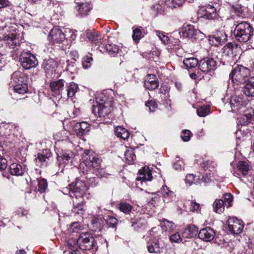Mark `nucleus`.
<instances>
[{
  "instance_id": "f257e3e1",
  "label": "nucleus",
  "mask_w": 254,
  "mask_h": 254,
  "mask_svg": "<svg viewBox=\"0 0 254 254\" xmlns=\"http://www.w3.org/2000/svg\"><path fill=\"white\" fill-rule=\"evenodd\" d=\"M85 159L80 163L79 170L83 174H88L90 171L98 177H102V170H100V160L93 156L86 155Z\"/></svg>"
},
{
  "instance_id": "f03ea898",
  "label": "nucleus",
  "mask_w": 254,
  "mask_h": 254,
  "mask_svg": "<svg viewBox=\"0 0 254 254\" xmlns=\"http://www.w3.org/2000/svg\"><path fill=\"white\" fill-rule=\"evenodd\" d=\"M27 76L20 71H16L12 73L11 83L13 87V96L17 94H24L28 91Z\"/></svg>"
},
{
  "instance_id": "7ed1b4c3",
  "label": "nucleus",
  "mask_w": 254,
  "mask_h": 254,
  "mask_svg": "<svg viewBox=\"0 0 254 254\" xmlns=\"http://www.w3.org/2000/svg\"><path fill=\"white\" fill-rule=\"evenodd\" d=\"M254 29L251 25L243 21L237 25L234 30V35L237 40L240 42H247L250 40L253 36Z\"/></svg>"
},
{
  "instance_id": "20e7f679",
  "label": "nucleus",
  "mask_w": 254,
  "mask_h": 254,
  "mask_svg": "<svg viewBox=\"0 0 254 254\" xmlns=\"http://www.w3.org/2000/svg\"><path fill=\"white\" fill-rule=\"evenodd\" d=\"M97 105L93 107V113L98 117H105L111 112L110 103L106 102V98L103 94L96 97Z\"/></svg>"
},
{
  "instance_id": "39448f33",
  "label": "nucleus",
  "mask_w": 254,
  "mask_h": 254,
  "mask_svg": "<svg viewBox=\"0 0 254 254\" xmlns=\"http://www.w3.org/2000/svg\"><path fill=\"white\" fill-rule=\"evenodd\" d=\"M70 196L72 198L83 199V197L89 194L88 188L85 182L81 180H77L75 184L69 185Z\"/></svg>"
},
{
  "instance_id": "423d86ee",
  "label": "nucleus",
  "mask_w": 254,
  "mask_h": 254,
  "mask_svg": "<svg viewBox=\"0 0 254 254\" xmlns=\"http://www.w3.org/2000/svg\"><path fill=\"white\" fill-rule=\"evenodd\" d=\"M250 74V70L243 65H237L231 72L230 77L236 84L245 82Z\"/></svg>"
},
{
  "instance_id": "0eeeda50",
  "label": "nucleus",
  "mask_w": 254,
  "mask_h": 254,
  "mask_svg": "<svg viewBox=\"0 0 254 254\" xmlns=\"http://www.w3.org/2000/svg\"><path fill=\"white\" fill-rule=\"evenodd\" d=\"M78 247L83 250H90L93 248L95 244V239L91 234L88 232L80 234L76 241Z\"/></svg>"
},
{
  "instance_id": "6e6552de",
  "label": "nucleus",
  "mask_w": 254,
  "mask_h": 254,
  "mask_svg": "<svg viewBox=\"0 0 254 254\" xmlns=\"http://www.w3.org/2000/svg\"><path fill=\"white\" fill-rule=\"evenodd\" d=\"M2 39L4 41V44L9 49H13L11 52H14L16 55H13V58L17 57L19 54L18 50L20 45L18 36L14 33H10L3 36Z\"/></svg>"
},
{
  "instance_id": "1a4fd4ad",
  "label": "nucleus",
  "mask_w": 254,
  "mask_h": 254,
  "mask_svg": "<svg viewBox=\"0 0 254 254\" xmlns=\"http://www.w3.org/2000/svg\"><path fill=\"white\" fill-rule=\"evenodd\" d=\"M19 61L22 66L25 69L35 67L38 64V61L36 57L27 52H23L21 53Z\"/></svg>"
},
{
  "instance_id": "9d476101",
  "label": "nucleus",
  "mask_w": 254,
  "mask_h": 254,
  "mask_svg": "<svg viewBox=\"0 0 254 254\" xmlns=\"http://www.w3.org/2000/svg\"><path fill=\"white\" fill-rule=\"evenodd\" d=\"M216 66V62L212 58H205L199 63L198 68L205 74L212 75Z\"/></svg>"
},
{
  "instance_id": "9b49d317",
  "label": "nucleus",
  "mask_w": 254,
  "mask_h": 254,
  "mask_svg": "<svg viewBox=\"0 0 254 254\" xmlns=\"http://www.w3.org/2000/svg\"><path fill=\"white\" fill-rule=\"evenodd\" d=\"M222 56L228 62L230 61L231 59L235 58L241 51V48L234 43H228L222 48Z\"/></svg>"
},
{
  "instance_id": "f8f14e48",
  "label": "nucleus",
  "mask_w": 254,
  "mask_h": 254,
  "mask_svg": "<svg viewBox=\"0 0 254 254\" xmlns=\"http://www.w3.org/2000/svg\"><path fill=\"white\" fill-rule=\"evenodd\" d=\"M250 166L247 162L244 161H239L237 165V167L234 171V174L240 176L242 175L244 177L247 178L249 181H252L253 177L251 176Z\"/></svg>"
},
{
  "instance_id": "ddd939ff",
  "label": "nucleus",
  "mask_w": 254,
  "mask_h": 254,
  "mask_svg": "<svg viewBox=\"0 0 254 254\" xmlns=\"http://www.w3.org/2000/svg\"><path fill=\"white\" fill-rule=\"evenodd\" d=\"M248 101L245 100L242 95L233 96L230 100V105L232 109V112L240 113L241 109L248 104Z\"/></svg>"
},
{
  "instance_id": "4468645a",
  "label": "nucleus",
  "mask_w": 254,
  "mask_h": 254,
  "mask_svg": "<svg viewBox=\"0 0 254 254\" xmlns=\"http://www.w3.org/2000/svg\"><path fill=\"white\" fill-rule=\"evenodd\" d=\"M229 231L233 234H239L244 228V223L236 217L231 218L228 220Z\"/></svg>"
},
{
  "instance_id": "2eb2a0df",
  "label": "nucleus",
  "mask_w": 254,
  "mask_h": 254,
  "mask_svg": "<svg viewBox=\"0 0 254 254\" xmlns=\"http://www.w3.org/2000/svg\"><path fill=\"white\" fill-rule=\"evenodd\" d=\"M203 12V17L209 20H214L219 16L218 10L213 5L208 4L201 8Z\"/></svg>"
},
{
  "instance_id": "dca6fc26",
  "label": "nucleus",
  "mask_w": 254,
  "mask_h": 254,
  "mask_svg": "<svg viewBox=\"0 0 254 254\" xmlns=\"http://www.w3.org/2000/svg\"><path fill=\"white\" fill-rule=\"evenodd\" d=\"M64 83L65 81L62 79L50 83V88L55 96H61L62 97L65 94Z\"/></svg>"
},
{
  "instance_id": "f3484780",
  "label": "nucleus",
  "mask_w": 254,
  "mask_h": 254,
  "mask_svg": "<svg viewBox=\"0 0 254 254\" xmlns=\"http://www.w3.org/2000/svg\"><path fill=\"white\" fill-rule=\"evenodd\" d=\"M48 39L53 43H61L64 41L65 35L60 28L55 27L50 31Z\"/></svg>"
},
{
  "instance_id": "a211bd4d",
  "label": "nucleus",
  "mask_w": 254,
  "mask_h": 254,
  "mask_svg": "<svg viewBox=\"0 0 254 254\" xmlns=\"http://www.w3.org/2000/svg\"><path fill=\"white\" fill-rule=\"evenodd\" d=\"M73 156V153L70 151H64L61 153V155H58L59 167L61 169V172H63L64 169L67 165H68L70 162H71L72 158Z\"/></svg>"
},
{
  "instance_id": "6ab92c4d",
  "label": "nucleus",
  "mask_w": 254,
  "mask_h": 254,
  "mask_svg": "<svg viewBox=\"0 0 254 254\" xmlns=\"http://www.w3.org/2000/svg\"><path fill=\"white\" fill-rule=\"evenodd\" d=\"M51 153L49 149H43L41 152L38 153L34 158L37 166L42 167L46 166L47 161L51 157Z\"/></svg>"
},
{
  "instance_id": "aec40b11",
  "label": "nucleus",
  "mask_w": 254,
  "mask_h": 254,
  "mask_svg": "<svg viewBox=\"0 0 254 254\" xmlns=\"http://www.w3.org/2000/svg\"><path fill=\"white\" fill-rule=\"evenodd\" d=\"M42 66L45 72L49 76H52L55 72L58 66V63L53 59L45 60L43 63Z\"/></svg>"
},
{
  "instance_id": "412c9836",
  "label": "nucleus",
  "mask_w": 254,
  "mask_h": 254,
  "mask_svg": "<svg viewBox=\"0 0 254 254\" xmlns=\"http://www.w3.org/2000/svg\"><path fill=\"white\" fill-rule=\"evenodd\" d=\"M184 37L194 39L197 38V37L201 32L199 30L194 28V26L191 25H187L183 27L181 30Z\"/></svg>"
},
{
  "instance_id": "4be33fe9",
  "label": "nucleus",
  "mask_w": 254,
  "mask_h": 254,
  "mask_svg": "<svg viewBox=\"0 0 254 254\" xmlns=\"http://www.w3.org/2000/svg\"><path fill=\"white\" fill-rule=\"evenodd\" d=\"M215 235L214 230L209 227L201 229L198 233V237L200 239L209 242L212 240Z\"/></svg>"
},
{
  "instance_id": "5701e85b",
  "label": "nucleus",
  "mask_w": 254,
  "mask_h": 254,
  "mask_svg": "<svg viewBox=\"0 0 254 254\" xmlns=\"http://www.w3.org/2000/svg\"><path fill=\"white\" fill-rule=\"evenodd\" d=\"M144 87L148 90H153L159 86V82L155 75L148 74L144 81Z\"/></svg>"
},
{
  "instance_id": "b1692460",
  "label": "nucleus",
  "mask_w": 254,
  "mask_h": 254,
  "mask_svg": "<svg viewBox=\"0 0 254 254\" xmlns=\"http://www.w3.org/2000/svg\"><path fill=\"white\" fill-rule=\"evenodd\" d=\"M227 35L225 33L220 32L209 37V42L212 45L218 46L227 40Z\"/></svg>"
},
{
  "instance_id": "393cba45",
  "label": "nucleus",
  "mask_w": 254,
  "mask_h": 254,
  "mask_svg": "<svg viewBox=\"0 0 254 254\" xmlns=\"http://www.w3.org/2000/svg\"><path fill=\"white\" fill-rule=\"evenodd\" d=\"M90 125L87 122L76 123L74 126V130L79 136L85 134L89 131Z\"/></svg>"
},
{
  "instance_id": "a878e982",
  "label": "nucleus",
  "mask_w": 254,
  "mask_h": 254,
  "mask_svg": "<svg viewBox=\"0 0 254 254\" xmlns=\"http://www.w3.org/2000/svg\"><path fill=\"white\" fill-rule=\"evenodd\" d=\"M152 170L147 166H144L138 171V176L137 180L141 181H150L152 178Z\"/></svg>"
},
{
  "instance_id": "bb28decb",
  "label": "nucleus",
  "mask_w": 254,
  "mask_h": 254,
  "mask_svg": "<svg viewBox=\"0 0 254 254\" xmlns=\"http://www.w3.org/2000/svg\"><path fill=\"white\" fill-rule=\"evenodd\" d=\"M244 94L249 97H254V77H252L243 88Z\"/></svg>"
},
{
  "instance_id": "cd10ccee",
  "label": "nucleus",
  "mask_w": 254,
  "mask_h": 254,
  "mask_svg": "<svg viewBox=\"0 0 254 254\" xmlns=\"http://www.w3.org/2000/svg\"><path fill=\"white\" fill-rule=\"evenodd\" d=\"M198 228L194 225H189L183 231V236L186 238H191L198 235Z\"/></svg>"
},
{
  "instance_id": "c85d7f7f",
  "label": "nucleus",
  "mask_w": 254,
  "mask_h": 254,
  "mask_svg": "<svg viewBox=\"0 0 254 254\" xmlns=\"http://www.w3.org/2000/svg\"><path fill=\"white\" fill-rule=\"evenodd\" d=\"M67 134H69V133L65 130H62L57 132L54 136V139L56 141V145L57 146L59 145L60 143L63 141L69 142Z\"/></svg>"
},
{
  "instance_id": "c756f323",
  "label": "nucleus",
  "mask_w": 254,
  "mask_h": 254,
  "mask_svg": "<svg viewBox=\"0 0 254 254\" xmlns=\"http://www.w3.org/2000/svg\"><path fill=\"white\" fill-rule=\"evenodd\" d=\"M84 204L83 199L73 198L72 211L78 214H82L84 211Z\"/></svg>"
},
{
  "instance_id": "7c9ffc66",
  "label": "nucleus",
  "mask_w": 254,
  "mask_h": 254,
  "mask_svg": "<svg viewBox=\"0 0 254 254\" xmlns=\"http://www.w3.org/2000/svg\"><path fill=\"white\" fill-rule=\"evenodd\" d=\"M253 118H254V110L250 109L247 110L245 114L242 116L239 122L242 125H248Z\"/></svg>"
},
{
  "instance_id": "2f4dec72",
  "label": "nucleus",
  "mask_w": 254,
  "mask_h": 254,
  "mask_svg": "<svg viewBox=\"0 0 254 254\" xmlns=\"http://www.w3.org/2000/svg\"><path fill=\"white\" fill-rule=\"evenodd\" d=\"M86 33L87 37L90 41L98 44L101 42L102 39L99 32L87 30Z\"/></svg>"
},
{
  "instance_id": "473e14b6",
  "label": "nucleus",
  "mask_w": 254,
  "mask_h": 254,
  "mask_svg": "<svg viewBox=\"0 0 254 254\" xmlns=\"http://www.w3.org/2000/svg\"><path fill=\"white\" fill-rule=\"evenodd\" d=\"M10 172L12 175L22 176L24 174V170L21 165L12 163L10 166Z\"/></svg>"
},
{
  "instance_id": "72a5a7b5",
  "label": "nucleus",
  "mask_w": 254,
  "mask_h": 254,
  "mask_svg": "<svg viewBox=\"0 0 254 254\" xmlns=\"http://www.w3.org/2000/svg\"><path fill=\"white\" fill-rule=\"evenodd\" d=\"M78 88L77 85L74 83H70L69 84L66 86V89L65 91V94L64 95H66L67 97H72L75 95V93Z\"/></svg>"
},
{
  "instance_id": "f704fd0d",
  "label": "nucleus",
  "mask_w": 254,
  "mask_h": 254,
  "mask_svg": "<svg viewBox=\"0 0 254 254\" xmlns=\"http://www.w3.org/2000/svg\"><path fill=\"white\" fill-rule=\"evenodd\" d=\"M77 7V10L81 16L86 15L92 9V5L88 2L79 4Z\"/></svg>"
},
{
  "instance_id": "c9c22d12",
  "label": "nucleus",
  "mask_w": 254,
  "mask_h": 254,
  "mask_svg": "<svg viewBox=\"0 0 254 254\" xmlns=\"http://www.w3.org/2000/svg\"><path fill=\"white\" fill-rule=\"evenodd\" d=\"M32 185H37L38 186V190L40 193L44 192L47 188L48 184L45 179H41L40 180L37 179L32 182Z\"/></svg>"
},
{
  "instance_id": "e433bc0d",
  "label": "nucleus",
  "mask_w": 254,
  "mask_h": 254,
  "mask_svg": "<svg viewBox=\"0 0 254 254\" xmlns=\"http://www.w3.org/2000/svg\"><path fill=\"white\" fill-rule=\"evenodd\" d=\"M115 133L118 137H121L123 139L128 138L129 136L128 131L126 128L122 127H116Z\"/></svg>"
},
{
  "instance_id": "4c0bfd02",
  "label": "nucleus",
  "mask_w": 254,
  "mask_h": 254,
  "mask_svg": "<svg viewBox=\"0 0 254 254\" xmlns=\"http://www.w3.org/2000/svg\"><path fill=\"white\" fill-rule=\"evenodd\" d=\"M186 183L189 186L192 184H200L199 176H194L192 174H189L186 176L185 179Z\"/></svg>"
},
{
  "instance_id": "58836bf2",
  "label": "nucleus",
  "mask_w": 254,
  "mask_h": 254,
  "mask_svg": "<svg viewBox=\"0 0 254 254\" xmlns=\"http://www.w3.org/2000/svg\"><path fill=\"white\" fill-rule=\"evenodd\" d=\"M225 205L223 200L216 199L213 203V209L216 213H221L224 210Z\"/></svg>"
},
{
  "instance_id": "ea45409f",
  "label": "nucleus",
  "mask_w": 254,
  "mask_h": 254,
  "mask_svg": "<svg viewBox=\"0 0 254 254\" xmlns=\"http://www.w3.org/2000/svg\"><path fill=\"white\" fill-rule=\"evenodd\" d=\"M147 248L148 251L150 253H156L160 252V247L159 241L148 243Z\"/></svg>"
},
{
  "instance_id": "a19ab883",
  "label": "nucleus",
  "mask_w": 254,
  "mask_h": 254,
  "mask_svg": "<svg viewBox=\"0 0 254 254\" xmlns=\"http://www.w3.org/2000/svg\"><path fill=\"white\" fill-rule=\"evenodd\" d=\"M132 30V39L135 42H138L139 40L143 37V35L142 32V28L141 27H133Z\"/></svg>"
},
{
  "instance_id": "79ce46f5",
  "label": "nucleus",
  "mask_w": 254,
  "mask_h": 254,
  "mask_svg": "<svg viewBox=\"0 0 254 254\" xmlns=\"http://www.w3.org/2000/svg\"><path fill=\"white\" fill-rule=\"evenodd\" d=\"M183 63L188 68L194 67L199 64L198 60L194 58H185Z\"/></svg>"
},
{
  "instance_id": "37998d69",
  "label": "nucleus",
  "mask_w": 254,
  "mask_h": 254,
  "mask_svg": "<svg viewBox=\"0 0 254 254\" xmlns=\"http://www.w3.org/2000/svg\"><path fill=\"white\" fill-rule=\"evenodd\" d=\"M118 207L121 211L127 214H129L132 209V205L126 202H121Z\"/></svg>"
},
{
  "instance_id": "c03bdc74",
  "label": "nucleus",
  "mask_w": 254,
  "mask_h": 254,
  "mask_svg": "<svg viewBox=\"0 0 254 254\" xmlns=\"http://www.w3.org/2000/svg\"><path fill=\"white\" fill-rule=\"evenodd\" d=\"M125 156L126 159L127 160L128 162H133L136 158L134 149L132 148H127L125 152Z\"/></svg>"
},
{
  "instance_id": "a18cd8bd",
  "label": "nucleus",
  "mask_w": 254,
  "mask_h": 254,
  "mask_svg": "<svg viewBox=\"0 0 254 254\" xmlns=\"http://www.w3.org/2000/svg\"><path fill=\"white\" fill-rule=\"evenodd\" d=\"M162 229L165 231L172 232L176 227V225L173 222L165 219L162 224Z\"/></svg>"
},
{
  "instance_id": "49530a36",
  "label": "nucleus",
  "mask_w": 254,
  "mask_h": 254,
  "mask_svg": "<svg viewBox=\"0 0 254 254\" xmlns=\"http://www.w3.org/2000/svg\"><path fill=\"white\" fill-rule=\"evenodd\" d=\"M161 193L164 196V198L165 199H167V197H171L172 196H173L174 192L172 190H169V188L167 187L166 186H163L161 189ZM164 202H165L166 201L167 202H168L170 201V199L166 200L164 199Z\"/></svg>"
},
{
  "instance_id": "de8ad7c7",
  "label": "nucleus",
  "mask_w": 254,
  "mask_h": 254,
  "mask_svg": "<svg viewBox=\"0 0 254 254\" xmlns=\"http://www.w3.org/2000/svg\"><path fill=\"white\" fill-rule=\"evenodd\" d=\"M106 49L109 54L114 56L119 51V47L115 44H109L106 45Z\"/></svg>"
},
{
  "instance_id": "09e8293b",
  "label": "nucleus",
  "mask_w": 254,
  "mask_h": 254,
  "mask_svg": "<svg viewBox=\"0 0 254 254\" xmlns=\"http://www.w3.org/2000/svg\"><path fill=\"white\" fill-rule=\"evenodd\" d=\"M82 229V226L78 222H74L72 223L69 228V231L71 232L79 233Z\"/></svg>"
},
{
  "instance_id": "8fccbe9b",
  "label": "nucleus",
  "mask_w": 254,
  "mask_h": 254,
  "mask_svg": "<svg viewBox=\"0 0 254 254\" xmlns=\"http://www.w3.org/2000/svg\"><path fill=\"white\" fill-rule=\"evenodd\" d=\"M209 112V108L207 106H202L197 110V114L199 117H205Z\"/></svg>"
},
{
  "instance_id": "3c124183",
  "label": "nucleus",
  "mask_w": 254,
  "mask_h": 254,
  "mask_svg": "<svg viewBox=\"0 0 254 254\" xmlns=\"http://www.w3.org/2000/svg\"><path fill=\"white\" fill-rule=\"evenodd\" d=\"M156 35L159 38V39L165 44H167L169 41V38L164 33L159 30L155 31Z\"/></svg>"
},
{
  "instance_id": "603ef678",
  "label": "nucleus",
  "mask_w": 254,
  "mask_h": 254,
  "mask_svg": "<svg viewBox=\"0 0 254 254\" xmlns=\"http://www.w3.org/2000/svg\"><path fill=\"white\" fill-rule=\"evenodd\" d=\"M224 204L227 207H229L232 206V202L233 201V196L230 193H226L224 195Z\"/></svg>"
},
{
  "instance_id": "864d4df0",
  "label": "nucleus",
  "mask_w": 254,
  "mask_h": 254,
  "mask_svg": "<svg viewBox=\"0 0 254 254\" xmlns=\"http://www.w3.org/2000/svg\"><path fill=\"white\" fill-rule=\"evenodd\" d=\"M185 0H169V3L168 5L171 8H176L182 5Z\"/></svg>"
},
{
  "instance_id": "5fc2aeb1",
  "label": "nucleus",
  "mask_w": 254,
  "mask_h": 254,
  "mask_svg": "<svg viewBox=\"0 0 254 254\" xmlns=\"http://www.w3.org/2000/svg\"><path fill=\"white\" fill-rule=\"evenodd\" d=\"M92 60L93 59L90 56H87L84 57L82 61L83 67L85 69L90 67L91 65V62Z\"/></svg>"
},
{
  "instance_id": "6e6d98bb",
  "label": "nucleus",
  "mask_w": 254,
  "mask_h": 254,
  "mask_svg": "<svg viewBox=\"0 0 254 254\" xmlns=\"http://www.w3.org/2000/svg\"><path fill=\"white\" fill-rule=\"evenodd\" d=\"M191 133L189 130H184L181 134V137L184 141H188L190 138Z\"/></svg>"
},
{
  "instance_id": "4d7b16f0",
  "label": "nucleus",
  "mask_w": 254,
  "mask_h": 254,
  "mask_svg": "<svg viewBox=\"0 0 254 254\" xmlns=\"http://www.w3.org/2000/svg\"><path fill=\"white\" fill-rule=\"evenodd\" d=\"M118 223V220L114 217H109L107 220V224L110 227H115Z\"/></svg>"
},
{
  "instance_id": "13d9d810",
  "label": "nucleus",
  "mask_w": 254,
  "mask_h": 254,
  "mask_svg": "<svg viewBox=\"0 0 254 254\" xmlns=\"http://www.w3.org/2000/svg\"><path fill=\"white\" fill-rule=\"evenodd\" d=\"M170 240L172 242L180 243L182 241V239L178 233H176L170 236Z\"/></svg>"
},
{
  "instance_id": "bf43d9fd",
  "label": "nucleus",
  "mask_w": 254,
  "mask_h": 254,
  "mask_svg": "<svg viewBox=\"0 0 254 254\" xmlns=\"http://www.w3.org/2000/svg\"><path fill=\"white\" fill-rule=\"evenodd\" d=\"M232 8L239 16H242L244 10L241 5L236 4V5H233Z\"/></svg>"
},
{
  "instance_id": "052dcab7",
  "label": "nucleus",
  "mask_w": 254,
  "mask_h": 254,
  "mask_svg": "<svg viewBox=\"0 0 254 254\" xmlns=\"http://www.w3.org/2000/svg\"><path fill=\"white\" fill-rule=\"evenodd\" d=\"M200 182L201 183H204V185H206L207 184H209L211 182V177L210 174H208L206 173L205 175H203L201 180L200 179Z\"/></svg>"
},
{
  "instance_id": "680f3d73",
  "label": "nucleus",
  "mask_w": 254,
  "mask_h": 254,
  "mask_svg": "<svg viewBox=\"0 0 254 254\" xmlns=\"http://www.w3.org/2000/svg\"><path fill=\"white\" fill-rule=\"evenodd\" d=\"M147 107L149 108L150 112L155 111V109L157 108V105L156 103L154 101H150L146 104Z\"/></svg>"
},
{
  "instance_id": "e2e57ef3",
  "label": "nucleus",
  "mask_w": 254,
  "mask_h": 254,
  "mask_svg": "<svg viewBox=\"0 0 254 254\" xmlns=\"http://www.w3.org/2000/svg\"><path fill=\"white\" fill-rule=\"evenodd\" d=\"M7 167V160L2 156L0 155V170H4Z\"/></svg>"
},
{
  "instance_id": "0e129e2a",
  "label": "nucleus",
  "mask_w": 254,
  "mask_h": 254,
  "mask_svg": "<svg viewBox=\"0 0 254 254\" xmlns=\"http://www.w3.org/2000/svg\"><path fill=\"white\" fill-rule=\"evenodd\" d=\"M160 198L158 196H155L152 198V199L149 201V203L153 206H155L157 204L158 202L160 201Z\"/></svg>"
},
{
  "instance_id": "69168bd1",
  "label": "nucleus",
  "mask_w": 254,
  "mask_h": 254,
  "mask_svg": "<svg viewBox=\"0 0 254 254\" xmlns=\"http://www.w3.org/2000/svg\"><path fill=\"white\" fill-rule=\"evenodd\" d=\"M160 254H175V253L173 249L170 248L163 250Z\"/></svg>"
},
{
  "instance_id": "338daca9",
  "label": "nucleus",
  "mask_w": 254,
  "mask_h": 254,
  "mask_svg": "<svg viewBox=\"0 0 254 254\" xmlns=\"http://www.w3.org/2000/svg\"><path fill=\"white\" fill-rule=\"evenodd\" d=\"M199 206V204L196 202H191L190 209L191 211H194L197 210Z\"/></svg>"
},
{
  "instance_id": "774afa93",
  "label": "nucleus",
  "mask_w": 254,
  "mask_h": 254,
  "mask_svg": "<svg viewBox=\"0 0 254 254\" xmlns=\"http://www.w3.org/2000/svg\"><path fill=\"white\" fill-rule=\"evenodd\" d=\"M8 4V0H0V9L6 6Z\"/></svg>"
}]
</instances>
